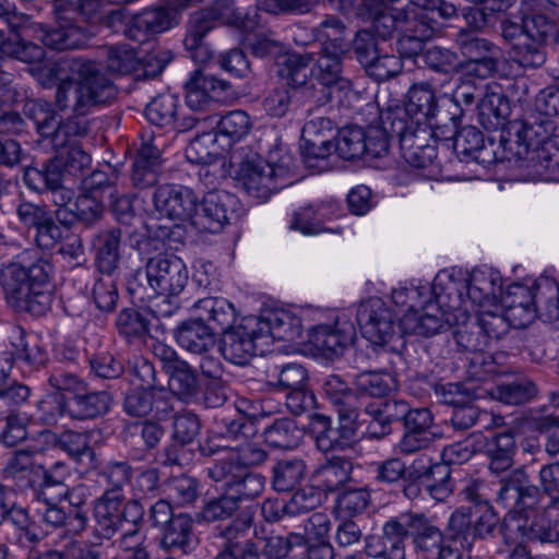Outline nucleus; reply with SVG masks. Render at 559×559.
<instances>
[{
    "label": "nucleus",
    "instance_id": "9d476101",
    "mask_svg": "<svg viewBox=\"0 0 559 559\" xmlns=\"http://www.w3.org/2000/svg\"><path fill=\"white\" fill-rule=\"evenodd\" d=\"M237 180L248 195L259 201H266L274 192L292 183L282 166L260 158L240 162Z\"/></svg>",
    "mask_w": 559,
    "mask_h": 559
},
{
    "label": "nucleus",
    "instance_id": "6ab92c4d",
    "mask_svg": "<svg viewBox=\"0 0 559 559\" xmlns=\"http://www.w3.org/2000/svg\"><path fill=\"white\" fill-rule=\"evenodd\" d=\"M156 212L173 221L189 222L198 210V198L194 192L183 186L162 185L153 193Z\"/></svg>",
    "mask_w": 559,
    "mask_h": 559
},
{
    "label": "nucleus",
    "instance_id": "f704fd0d",
    "mask_svg": "<svg viewBox=\"0 0 559 559\" xmlns=\"http://www.w3.org/2000/svg\"><path fill=\"white\" fill-rule=\"evenodd\" d=\"M123 500L100 496L94 502L93 537L97 544L111 539L122 528L120 507Z\"/></svg>",
    "mask_w": 559,
    "mask_h": 559
},
{
    "label": "nucleus",
    "instance_id": "13d9d810",
    "mask_svg": "<svg viewBox=\"0 0 559 559\" xmlns=\"http://www.w3.org/2000/svg\"><path fill=\"white\" fill-rule=\"evenodd\" d=\"M307 466L300 459L282 460L272 467V486L277 492L295 490L305 479Z\"/></svg>",
    "mask_w": 559,
    "mask_h": 559
},
{
    "label": "nucleus",
    "instance_id": "f3484780",
    "mask_svg": "<svg viewBox=\"0 0 559 559\" xmlns=\"http://www.w3.org/2000/svg\"><path fill=\"white\" fill-rule=\"evenodd\" d=\"M403 427V435L396 444L399 453L403 455L426 450L442 437L432 413L426 407L414 408Z\"/></svg>",
    "mask_w": 559,
    "mask_h": 559
},
{
    "label": "nucleus",
    "instance_id": "2f4dec72",
    "mask_svg": "<svg viewBox=\"0 0 559 559\" xmlns=\"http://www.w3.org/2000/svg\"><path fill=\"white\" fill-rule=\"evenodd\" d=\"M213 116L211 129L215 132L213 136H210V140L213 143H218L222 150H229L251 131V119L243 110H231L224 116Z\"/></svg>",
    "mask_w": 559,
    "mask_h": 559
},
{
    "label": "nucleus",
    "instance_id": "e2e57ef3",
    "mask_svg": "<svg viewBox=\"0 0 559 559\" xmlns=\"http://www.w3.org/2000/svg\"><path fill=\"white\" fill-rule=\"evenodd\" d=\"M356 394L369 397H383L396 385L395 379L388 372L362 371L355 376Z\"/></svg>",
    "mask_w": 559,
    "mask_h": 559
},
{
    "label": "nucleus",
    "instance_id": "3c124183",
    "mask_svg": "<svg viewBox=\"0 0 559 559\" xmlns=\"http://www.w3.org/2000/svg\"><path fill=\"white\" fill-rule=\"evenodd\" d=\"M391 114L386 110L381 114L379 126H370L366 130V154L364 157L367 160L386 155L391 140H397V132H401V130L391 127Z\"/></svg>",
    "mask_w": 559,
    "mask_h": 559
},
{
    "label": "nucleus",
    "instance_id": "338daca9",
    "mask_svg": "<svg viewBox=\"0 0 559 559\" xmlns=\"http://www.w3.org/2000/svg\"><path fill=\"white\" fill-rule=\"evenodd\" d=\"M150 319L146 311L126 308L120 311L116 320V326L120 335L128 342L141 340L150 333Z\"/></svg>",
    "mask_w": 559,
    "mask_h": 559
},
{
    "label": "nucleus",
    "instance_id": "4c0bfd02",
    "mask_svg": "<svg viewBox=\"0 0 559 559\" xmlns=\"http://www.w3.org/2000/svg\"><path fill=\"white\" fill-rule=\"evenodd\" d=\"M411 537L415 548L426 555L437 554L450 547L447 532H442L425 513L412 511Z\"/></svg>",
    "mask_w": 559,
    "mask_h": 559
},
{
    "label": "nucleus",
    "instance_id": "423d86ee",
    "mask_svg": "<svg viewBox=\"0 0 559 559\" xmlns=\"http://www.w3.org/2000/svg\"><path fill=\"white\" fill-rule=\"evenodd\" d=\"M189 280L187 265L179 257L158 253L147 260L144 269H139L128 282L129 293L143 301L155 295L177 296Z\"/></svg>",
    "mask_w": 559,
    "mask_h": 559
},
{
    "label": "nucleus",
    "instance_id": "f03ea898",
    "mask_svg": "<svg viewBox=\"0 0 559 559\" xmlns=\"http://www.w3.org/2000/svg\"><path fill=\"white\" fill-rule=\"evenodd\" d=\"M555 122L543 115L531 114L511 120L501 130L500 144L508 158H515L536 179L538 166L559 158V138L554 135ZM557 165V164H554Z\"/></svg>",
    "mask_w": 559,
    "mask_h": 559
},
{
    "label": "nucleus",
    "instance_id": "f257e3e1",
    "mask_svg": "<svg viewBox=\"0 0 559 559\" xmlns=\"http://www.w3.org/2000/svg\"><path fill=\"white\" fill-rule=\"evenodd\" d=\"M45 70L47 83H58L55 95L58 108L73 111V116L63 121L57 119L48 139L56 150L78 145V140L90 131L86 115L92 108L112 100L117 90L102 67L92 60L64 57Z\"/></svg>",
    "mask_w": 559,
    "mask_h": 559
},
{
    "label": "nucleus",
    "instance_id": "37998d69",
    "mask_svg": "<svg viewBox=\"0 0 559 559\" xmlns=\"http://www.w3.org/2000/svg\"><path fill=\"white\" fill-rule=\"evenodd\" d=\"M111 395L107 391L79 392L69 399L68 416L74 420H90L109 412Z\"/></svg>",
    "mask_w": 559,
    "mask_h": 559
},
{
    "label": "nucleus",
    "instance_id": "8fccbe9b",
    "mask_svg": "<svg viewBox=\"0 0 559 559\" xmlns=\"http://www.w3.org/2000/svg\"><path fill=\"white\" fill-rule=\"evenodd\" d=\"M78 20L67 22L56 17L58 25L43 31V44L55 50L82 47L86 41V33L83 27L76 24Z\"/></svg>",
    "mask_w": 559,
    "mask_h": 559
},
{
    "label": "nucleus",
    "instance_id": "0e129e2a",
    "mask_svg": "<svg viewBox=\"0 0 559 559\" xmlns=\"http://www.w3.org/2000/svg\"><path fill=\"white\" fill-rule=\"evenodd\" d=\"M366 130L358 126H348L338 131L335 152L345 160L364 158L366 154Z\"/></svg>",
    "mask_w": 559,
    "mask_h": 559
},
{
    "label": "nucleus",
    "instance_id": "09e8293b",
    "mask_svg": "<svg viewBox=\"0 0 559 559\" xmlns=\"http://www.w3.org/2000/svg\"><path fill=\"white\" fill-rule=\"evenodd\" d=\"M340 204L335 201H328L318 204L316 207L309 205L294 214L290 228L299 230L305 235H316L329 229L321 225V221L337 216Z\"/></svg>",
    "mask_w": 559,
    "mask_h": 559
},
{
    "label": "nucleus",
    "instance_id": "cd10ccee",
    "mask_svg": "<svg viewBox=\"0 0 559 559\" xmlns=\"http://www.w3.org/2000/svg\"><path fill=\"white\" fill-rule=\"evenodd\" d=\"M257 323L263 345L272 341H294L301 335V320L298 316L285 310L271 311L263 317L251 316Z\"/></svg>",
    "mask_w": 559,
    "mask_h": 559
},
{
    "label": "nucleus",
    "instance_id": "4d7b16f0",
    "mask_svg": "<svg viewBox=\"0 0 559 559\" xmlns=\"http://www.w3.org/2000/svg\"><path fill=\"white\" fill-rule=\"evenodd\" d=\"M0 53L25 63H41L46 52L43 46L27 41L19 34L5 36L0 31Z\"/></svg>",
    "mask_w": 559,
    "mask_h": 559
},
{
    "label": "nucleus",
    "instance_id": "2eb2a0df",
    "mask_svg": "<svg viewBox=\"0 0 559 559\" xmlns=\"http://www.w3.org/2000/svg\"><path fill=\"white\" fill-rule=\"evenodd\" d=\"M183 87L188 108L192 111L205 112L227 98L231 85L228 81L198 69L190 74Z\"/></svg>",
    "mask_w": 559,
    "mask_h": 559
},
{
    "label": "nucleus",
    "instance_id": "a211bd4d",
    "mask_svg": "<svg viewBox=\"0 0 559 559\" xmlns=\"http://www.w3.org/2000/svg\"><path fill=\"white\" fill-rule=\"evenodd\" d=\"M496 501L510 510L532 509L538 503L539 488L532 485L524 468H515L501 477Z\"/></svg>",
    "mask_w": 559,
    "mask_h": 559
},
{
    "label": "nucleus",
    "instance_id": "c03bdc74",
    "mask_svg": "<svg viewBox=\"0 0 559 559\" xmlns=\"http://www.w3.org/2000/svg\"><path fill=\"white\" fill-rule=\"evenodd\" d=\"M346 52L322 50L320 51L313 67L310 69L311 75L319 84L338 90L350 87V81L343 76L342 58Z\"/></svg>",
    "mask_w": 559,
    "mask_h": 559
},
{
    "label": "nucleus",
    "instance_id": "473e14b6",
    "mask_svg": "<svg viewBox=\"0 0 559 559\" xmlns=\"http://www.w3.org/2000/svg\"><path fill=\"white\" fill-rule=\"evenodd\" d=\"M166 386L170 397L190 404L199 401L202 390L198 370L186 360H176L169 367Z\"/></svg>",
    "mask_w": 559,
    "mask_h": 559
},
{
    "label": "nucleus",
    "instance_id": "5fc2aeb1",
    "mask_svg": "<svg viewBox=\"0 0 559 559\" xmlns=\"http://www.w3.org/2000/svg\"><path fill=\"white\" fill-rule=\"evenodd\" d=\"M64 175L60 162L55 156L45 162L41 167L26 168L23 180L31 190L43 193L63 182Z\"/></svg>",
    "mask_w": 559,
    "mask_h": 559
},
{
    "label": "nucleus",
    "instance_id": "39448f33",
    "mask_svg": "<svg viewBox=\"0 0 559 559\" xmlns=\"http://www.w3.org/2000/svg\"><path fill=\"white\" fill-rule=\"evenodd\" d=\"M502 37L510 44L513 59L523 68H538L546 61V46L559 37L557 23L545 14H532L521 24L504 21Z\"/></svg>",
    "mask_w": 559,
    "mask_h": 559
},
{
    "label": "nucleus",
    "instance_id": "69168bd1",
    "mask_svg": "<svg viewBox=\"0 0 559 559\" xmlns=\"http://www.w3.org/2000/svg\"><path fill=\"white\" fill-rule=\"evenodd\" d=\"M99 475L106 480L103 496L124 500L123 487L133 476V468L127 461H109Z\"/></svg>",
    "mask_w": 559,
    "mask_h": 559
},
{
    "label": "nucleus",
    "instance_id": "1a4fd4ad",
    "mask_svg": "<svg viewBox=\"0 0 559 559\" xmlns=\"http://www.w3.org/2000/svg\"><path fill=\"white\" fill-rule=\"evenodd\" d=\"M412 511L388 518L379 535L365 538V551L372 559H407L406 542L411 537Z\"/></svg>",
    "mask_w": 559,
    "mask_h": 559
},
{
    "label": "nucleus",
    "instance_id": "6e6d98bb",
    "mask_svg": "<svg viewBox=\"0 0 559 559\" xmlns=\"http://www.w3.org/2000/svg\"><path fill=\"white\" fill-rule=\"evenodd\" d=\"M265 442L274 449L290 450L300 443L302 431L298 428L294 419L282 417L277 418L264 429Z\"/></svg>",
    "mask_w": 559,
    "mask_h": 559
},
{
    "label": "nucleus",
    "instance_id": "864d4df0",
    "mask_svg": "<svg viewBox=\"0 0 559 559\" xmlns=\"http://www.w3.org/2000/svg\"><path fill=\"white\" fill-rule=\"evenodd\" d=\"M193 537V520L187 513H178L162 531L159 546L164 550L187 551Z\"/></svg>",
    "mask_w": 559,
    "mask_h": 559
},
{
    "label": "nucleus",
    "instance_id": "f8f14e48",
    "mask_svg": "<svg viewBox=\"0 0 559 559\" xmlns=\"http://www.w3.org/2000/svg\"><path fill=\"white\" fill-rule=\"evenodd\" d=\"M207 476L216 483H223L226 491L239 506L242 501L258 498L265 486L264 476L250 469H242L233 463H214L207 468Z\"/></svg>",
    "mask_w": 559,
    "mask_h": 559
},
{
    "label": "nucleus",
    "instance_id": "ea45409f",
    "mask_svg": "<svg viewBox=\"0 0 559 559\" xmlns=\"http://www.w3.org/2000/svg\"><path fill=\"white\" fill-rule=\"evenodd\" d=\"M31 395L25 394L21 401L9 402L0 406V423H3L0 440L5 445L14 447L26 439L29 418L20 408L29 401Z\"/></svg>",
    "mask_w": 559,
    "mask_h": 559
},
{
    "label": "nucleus",
    "instance_id": "4468645a",
    "mask_svg": "<svg viewBox=\"0 0 559 559\" xmlns=\"http://www.w3.org/2000/svg\"><path fill=\"white\" fill-rule=\"evenodd\" d=\"M397 141L403 158L415 168L429 166L437 156L432 130L427 122L405 121V128L397 132Z\"/></svg>",
    "mask_w": 559,
    "mask_h": 559
},
{
    "label": "nucleus",
    "instance_id": "9b49d317",
    "mask_svg": "<svg viewBox=\"0 0 559 559\" xmlns=\"http://www.w3.org/2000/svg\"><path fill=\"white\" fill-rule=\"evenodd\" d=\"M239 200L236 195L225 191L215 190L207 192L198 210L192 216V227L200 233H218L231 219L239 216Z\"/></svg>",
    "mask_w": 559,
    "mask_h": 559
},
{
    "label": "nucleus",
    "instance_id": "aec40b11",
    "mask_svg": "<svg viewBox=\"0 0 559 559\" xmlns=\"http://www.w3.org/2000/svg\"><path fill=\"white\" fill-rule=\"evenodd\" d=\"M437 108V98L431 85L426 82L415 83L408 90L407 102L403 107L388 109L392 119L391 127L402 130L405 128V121L427 122Z\"/></svg>",
    "mask_w": 559,
    "mask_h": 559
},
{
    "label": "nucleus",
    "instance_id": "49530a36",
    "mask_svg": "<svg viewBox=\"0 0 559 559\" xmlns=\"http://www.w3.org/2000/svg\"><path fill=\"white\" fill-rule=\"evenodd\" d=\"M91 431L64 430L57 435L53 441L56 448L66 452L78 463H86L88 467L97 466V455L91 447Z\"/></svg>",
    "mask_w": 559,
    "mask_h": 559
},
{
    "label": "nucleus",
    "instance_id": "a18cd8bd",
    "mask_svg": "<svg viewBox=\"0 0 559 559\" xmlns=\"http://www.w3.org/2000/svg\"><path fill=\"white\" fill-rule=\"evenodd\" d=\"M515 437L511 431L493 435L485 443V455L488 459L490 473L500 475L510 472L514 463Z\"/></svg>",
    "mask_w": 559,
    "mask_h": 559
},
{
    "label": "nucleus",
    "instance_id": "e433bc0d",
    "mask_svg": "<svg viewBox=\"0 0 559 559\" xmlns=\"http://www.w3.org/2000/svg\"><path fill=\"white\" fill-rule=\"evenodd\" d=\"M192 310L194 316L202 319L215 333H223L234 326L237 318L234 305L221 297L201 298L194 302Z\"/></svg>",
    "mask_w": 559,
    "mask_h": 559
},
{
    "label": "nucleus",
    "instance_id": "4be33fe9",
    "mask_svg": "<svg viewBox=\"0 0 559 559\" xmlns=\"http://www.w3.org/2000/svg\"><path fill=\"white\" fill-rule=\"evenodd\" d=\"M356 418H340L337 427H333L330 417L317 414L313 417L316 447L323 453L343 452L355 444Z\"/></svg>",
    "mask_w": 559,
    "mask_h": 559
},
{
    "label": "nucleus",
    "instance_id": "774afa93",
    "mask_svg": "<svg viewBox=\"0 0 559 559\" xmlns=\"http://www.w3.org/2000/svg\"><path fill=\"white\" fill-rule=\"evenodd\" d=\"M179 99L173 94H160L145 107L144 114L150 123L164 128L171 126L177 117Z\"/></svg>",
    "mask_w": 559,
    "mask_h": 559
},
{
    "label": "nucleus",
    "instance_id": "de8ad7c7",
    "mask_svg": "<svg viewBox=\"0 0 559 559\" xmlns=\"http://www.w3.org/2000/svg\"><path fill=\"white\" fill-rule=\"evenodd\" d=\"M322 390L324 396L337 412L338 418H357L358 396L343 379L336 374L326 377Z\"/></svg>",
    "mask_w": 559,
    "mask_h": 559
},
{
    "label": "nucleus",
    "instance_id": "0eeeda50",
    "mask_svg": "<svg viewBox=\"0 0 559 559\" xmlns=\"http://www.w3.org/2000/svg\"><path fill=\"white\" fill-rule=\"evenodd\" d=\"M242 22V13L231 0H216L210 7L192 13L186 24L183 46L190 57L198 63L212 59L213 51L205 44V36L215 28L217 23L238 25Z\"/></svg>",
    "mask_w": 559,
    "mask_h": 559
},
{
    "label": "nucleus",
    "instance_id": "393cba45",
    "mask_svg": "<svg viewBox=\"0 0 559 559\" xmlns=\"http://www.w3.org/2000/svg\"><path fill=\"white\" fill-rule=\"evenodd\" d=\"M152 134L142 135L133 160L131 180L135 188L147 189L158 181L162 166V152L154 143Z\"/></svg>",
    "mask_w": 559,
    "mask_h": 559
},
{
    "label": "nucleus",
    "instance_id": "20e7f679",
    "mask_svg": "<svg viewBox=\"0 0 559 559\" xmlns=\"http://www.w3.org/2000/svg\"><path fill=\"white\" fill-rule=\"evenodd\" d=\"M463 499L471 506H463L451 513L447 526V539L469 551L475 542L493 537L499 516L480 492L476 483L462 490Z\"/></svg>",
    "mask_w": 559,
    "mask_h": 559
},
{
    "label": "nucleus",
    "instance_id": "c85d7f7f",
    "mask_svg": "<svg viewBox=\"0 0 559 559\" xmlns=\"http://www.w3.org/2000/svg\"><path fill=\"white\" fill-rule=\"evenodd\" d=\"M356 335L350 322L337 320L334 325L320 324L309 332V342L325 357L337 356L343 353Z\"/></svg>",
    "mask_w": 559,
    "mask_h": 559
},
{
    "label": "nucleus",
    "instance_id": "a878e982",
    "mask_svg": "<svg viewBox=\"0 0 559 559\" xmlns=\"http://www.w3.org/2000/svg\"><path fill=\"white\" fill-rule=\"evenodd\" d=\"M455 321L435 302H429L420 312L404 313L399 319V329L405 334L430 337L447 329Z\"/></svg>",
    "mask_w": 559,
    "mask_h": 559
},
{
    "label": "nucleus",
    "instance_id": "a19ab883",
    "mask_svg": "<svg viewBox=\"0 0 559 559\" xmlns=\"http://www.w3.org/2000/svg\"><path fill=\"white\" fill-rule=\"evenodd\" d=\"M122 236L121 228L104 229L94 236L95 265L100 273L111 275L117 270Z\"/></svg>",
    "mask_w": 559,
    "mask_h": 559
},
{
    "label": "nucleus",
    "instance_id": "680f3d73",
    "mask_svg": "<svg viewBox=\"0 0 559 559\" xmlns=\"http://www.w3.org/2000/svg\"><path fill=\"white\" fill-rule=\"evenodd\" d=\"M252 519L236 518L231 522L217 527V537L222 539L221 549L239 552L253 540L249 537Z\"/></svg>",
    "mask_w": 559,
    "mask_h": 559
},
{
    "label": "nucleus",
    "instance_id": "b1692460",
    "mask_svg": "<svg viewBox=\"0 0 559 559\" xmlns=\"http://www.w3.org/2000/svg\"><path fill=\"white\" fill-rule=\"evenodd\" d=\"M175 25H178V19L174 11L154 7L141 11L129 20L123 34L128 39L142 44L150 36L165 32Z\"/></svg>",
    "mask_w": 559,
    "mask_h": 559
},
{
    "label": "nucleus",
    "instance_id": "7ed1b4c3",
    "mask_svg": "<svg viewBox=\"0 0 559 559\" xmlns=\"http://www.w3.org/2000/svg\"><path fill=\"white\" fill-rule=\"evenodd\" d=\"M52 273L51 262L43 257L8 265L2 282L8 302L19 312L45 314L53 301L50 289Z\"/></svg>",
    "mask_w": 559,
    "mask_h": 559
},
{
    "label": "nucleus",
    "instance_id": "72a5a7b5",
    "mask_svg": "<svg viewBox=\"0 0 559 559\" xmlns=\"http://www.w3.org/2000/svg\"><path fill=\"white\" fill-rule=\"evenodd\" d=\"M439 25L433 16L420 12L413 20L412 26L408 25L400 33L396 41L397 51L403 58H414L424 50L425 43L431 39L438 31Z\"/></svg>",
    "mask_w": 559,
    "mask_h": 559
},
{
    "label": "nucleus",
    "instance_id": "7c9ffc66",
    "mask_svg": "<svg viewBox=\"0 0 559 559\" xmlns=\"http://www.w3.org/2000/svg\"><path fill=\"white\" fill-rule=\"evenodd\" d=\"M174 336L182 349L193 355L213 352L216 347V333L197 316L181 321Z\"/></svg>",
    "mask_w": 559,
    "mask_h": 559
},
{
    "label": "nucleus",
    "instance_id": "ddd939ff",
    "mask_svg": "<svg viewBox=\"0 0 559 559\" xmlns=\"http://www.w3.org/2000/svg\"><path fill=\"white\" fill-rule=\"evenodd\" d=\"M550 522L532 509L509 510L501 525V535L506 545L518 547L526 539H545L549 537Z\"/></svg>",
    "mask_w": 559,
    "mask_h": 559
},
{
    "label": "nucleus",
    "instance_id": "052dcab7",
    "mask_svg": "<svg viewBox=\"0 0 559 559\" xmlns=\"http://www.w3.org/2000/svg\"><path fill=\"white\" fill-rule=\"evenodd\" d=\"M346 26L335 15H326L324 20L312 28L316 40L321 43L322 50L347 52L348 45L344 40Z\"/></svg>",
    "mask_w": 559,
    "mask_h": 559
},
{
    "label": "nucleus",
    "instance_id": "dca6fc26",
    "mask_svg": "<svg viewBox=\"0 0 559 559\" xmlns=\"http://www.w3.org/2000/svg\"><path fill=\"white\" fill-rule=\"evenodd\" d=\"M258 325L251 316L246 317L237 326L223 332L219 352L227 361L243 366L255 356L263 341L258 334Z\"/></svg>",
    "mask_w": 559,
    "mask_h": 559
},
{
    "label": "nucleus",
    "instance_id": "603ef678",
    "mask_svg": "<svg viewBox=\"0 0 559 559\" xmlns=\"http://www.w3.org/2000/svg\"><path fill=\"white\" fill-rule=\"evenodd\" d=\"M420 12L413 7H390L372 20L374 32L383 39L400 35Z\"/></svg>",
    "mask_w": 559,
    "mask_h": 559
},
{
    "label": "nucleus",
    "instance_id": "bf43d9fd",
    "mask_svg": "<svg viewBox=\"0 0 559 559\" xmlns=\"http://www.w3.org/2000/svg\"><path fill=\"white\" fill-rule=\"evenodd\" d=\"M14 357L9 352L0 354V406L9 402L21 401L32 389L12 377Z\"/></svg>",
    "mask_w": 559,
    "mask_h": 559
},
{
    "label": "nucleus",
    "instance_id": "6e6552de",
    "mask_svg": "<svg viewBox=\"0 0 559 559\" xmlns=\"http://www.w3.org/2000/svg\"><path fill=\"white\" fill-rule=\"evenodd\" d=\"M356 320L361 334L374 345H390L392 350L405 347L403 334L396 323V316L378 297H371L359 304Z\"/></svg>",
    "mask_w": 559,
    "mask_h": 559
},
{
    "label": "nucleus",
    "instance_id": "58836bf2",
    "mask_svg": "<svg viewBox=\"0 0 559 559\" xmlns=\"http://www.w3.org/2000/svg\"><path fill=\"white\" fill-rule=\"evenodd\" d=\"M352 472L353 462L349 457L332 455L312 472L310 478L326 496L338 490L350 480Z\"/></svg>",
    "mask_w": 559,
    "mask_h": 559
},
{
    "label": "nucleus",
    "instance_id": "bb28decb",
    "mask_svg": "<svg viewBox=\"0 0 559 559\" xmlns=\"http://www.w3.org/2000/svg\"><path fill=\"white\" fill-rule=\"evenodd\" d=\"M40 523L50 530L63 528L69 536H81L88 527V514L82 507L76 506L68 511L60 504L36 507Z\"/></svg>",
    "mask_w": 559,
    "mask_h": 559
},
{
    "label": "nucleus",
    "instance_id": "5701e85b",
    "mask_svg": "<svg viewBox=\"0 0 559 559\" xmlns=\"http://www.w3.org/2000/svg\"><path fill=\"white\" fill-rule=\"evenodd\" d=\"M430 287L433 302L455 321L468 313L469 301L466 296L465 278H457L445 272L438 273Z\"/></svg>",
    "mask_w": 559,
    "mask_h": 559
},
{
    "label": "nucleus",
    "instance_id": "79ce46f5",
    "mask_svg": "<svg viewBox=\"0 0 559 559\" xmlns=\"http://www.w3.org/2000/svg\"><path fill=\"white\" fill-rule=\"evenodd\" d=\"M510 114V102L499 92H486L477 104L478 122L487 131L503 130Z\"/></svg>",
    "mask_w": 559,
    "mask_h": 559
},
{
    "label": "nucleus",
    "instance_id": "c756f323",
    "mask_svg": "<svg viewBox=\"0 0 559 559\" xmlns=\"http://www.w3.org/2000/svg\"><path fill=\"white\" fill-rule=\"evenodd\" d=\"M465 281L469 308L496 307L495 302L502 290V278L498 271L492 269H474Z\"/></svg>",
    "mask_w": 559,
    "mask_h": 559
},
{
    "label": "nucleus",
    "instance_id": "c9c22d12",
    "mask_svg": "<svg viewBox=\"0 0 559 559\" xmlns=\"http://www.w3.org/2000/svg\"><path fill=\"white\" fill-rule=\"evenodd\" d=\"M123 230L122 242L130 248L138 250L140 253H145L150 250L151 237L167 243L171 247L173 243L182 242L185 238V229L180 224L171 225H151L147 226V234L130 227H120Z\"/></svg>",
    "mask_w": 559,
    "mask_h": 559
},
{
    "label": "nucleus",
    "instance_id": "412c9836",
    "mask_svg": "<svg viewBox=\"0 0 559 559\" xmlns=\"http://www.w3.org/2000/svg\"><path fill=\"white\" fill-rule=\"evenodd\" d=\"M123 411L131 417L166 420L174 412V402L168 390L133 388L124 396Z\"/></svg>",
    "mask_w": 559,
    "mask_h": 559
}]
</instances>
